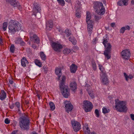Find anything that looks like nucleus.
Listing matches in <instances>:
<instances>
[{"label":"nucleus","mask_w":134,"mask_h":134,"mask_svg":"<svg viewBox=\"0 0 134 134\" xmlns=\"http://www.w3.org/2000/svg\"><path fill=\"white\" fill-rule=\"evenodd\" d=\"M66 78L65 76H62V80L60 82V88L61 92L64 97L67 98L70 95L69 90L68 87L64 85Z\"/></svg>","instance_id":"obj_1"},{"label":"nucleus","mask_w":134,"mask_h":134,"mask_svg":"<svg viewBox=\"0 0 134 134\" xmlns=\"http://www.w3.org/2000/svg\"><path fill=\"white\" fill-rule=\"evenodd\" d=\"M30 123L29 118L24 114L19 119L20 127L21 128L24 130L29 129Z\"/></svg>","instance_id":"obj_2"},{"label":"nucleus","mask_w":134,"mask_h":134,"mask_svg":"<svg viewBox=\"0 0 134 134\" xmlns=\"http://www.w3.org/2000/svg\"><path fill=\"white\" fill-rule=\"evenodd\" d=\"M9 32L12 34H14L16 31L20 30L21 29V24L18 22L11 20L9 24Z\"/></svg>","instance_id":"obj_3"},{"label":"nucleus","mask_w":134,"mask_h":134,"mask_svg":"<svg viewBox=\"0 0 134 134\" xmlns=\"http://www.w3.org/2000/svg\"><path fill=\"white\" fill-rule=\"evenodd\" d=\"M115 108L118 111L125 112L127 110L126 104L123 101H119L118 99L115 100Z\"/></svg>","instance_id":"obj_4"},{"label":"nucleus","mask_w":134,"mask_h":134,"mask_svg":"<svg viewBox=\"0 0 134 134\" xmlns=\"http://www.w3.org/2000/svg\"><path fill=\"white\" fill-rule=\"evenodd\" d=\"M94 8L98 15H103L104 14L105 8L103 4L101 2H96L94 4Z\"/></svg>","instance_id":"obj_5"},{"label":"nucleus","mask_w":134,"mask_h":134,"mask_svg":"<svg viewBox=\"0 0 134 134\" xmlns=\"http://www.w3.org/2000/svg\"><path fill=\"white\" fill-rule=\"evenodd\" d=\"M105 50L104 51V54L105 57L107 58V59H110L111 57L110 54L111 50V46L109 43H108L104 45Z\"/></svg>","instance_id":"obj_6"},{"label":"nucleus","mask_w":134,"mask_h":134,"mask_svg":"<svg viewBox=\"0 0 134 134\" xmlns=\"http://www.w3.org/2000/svg\"><path fill=\"white\" fill-rule=\"evenodd\" d=\"M84 109L86 112L90 111L93 108L92 103L89 101L86 100L83 101Z\"/></svg>","instance_id":"obj_7"},{"label":"nucleus","mask_w":134,"mask_h":134,"mask_svg":"<svg viewBox=\"0 0 134 134\" xmlns=\"http://www.w3.org/2000/svg\"><path fill=\"white\" fill-rule=\"evenodd\" d=\"M131 56L130 51L128 49L123 50L121 53V57L123 59L126 60L129 59Z\"/></svg>","instance_id":"obj_8"},{"label":"nucleus","mask_w":134,"mask_h":134,"mask_svg":"<svg viewBox=\"0 0 134 134\" xmlns=\"http://www.w3.org/2000/svg\"><path fill=\"white\" fill-rule=\"evenodd\" d=\"M71 123L74 131L77 132L81 129V125L79 122L74 120H72Z\"/></svg>","instance_id":"obj_9"},{"label":"nucleus","mask_w":134,"mask_h":134,"mask_svg":"<svg viewBox=\"0 0 134 134\" xmlns=\"http://www.w3.org/2000/svg\"><path fill=\"white\" fill-rule=\"evenodd\" d=\"M53 48L55 51L60 52L63 47L62 45L57 43L56 42H53L52 44Z\"/></svg>","instance_id":"obj_10"},{"label":"nucleus","mask_w":134,"mask_h":134,"mask_svg":"<svg viewBox=\"0 0 134 134\" xmlns=\"http://www.w3.org/2000/svg\"><path fill=\"white\" fill-rule=\"evenodd\" d=\"M66 111L68 113L71 111L73 108V106L69 101H65L64 102Z\"/></svg>","instance_id":"obj_11"},{"label":"nucleus","mask_w":134,"mask_h":134,"mask_svg":"<svg viewBox=\"0 0 134 134\" xmlns=\"http://www.w3.org/2000/svg\"><path fill=\"white\" fill-rule=\"evenodd\" d=\"M34 6L33 7L32 15H34L35 16H36V13H37L40 12L41 9L39 4L37 3H35L34 4Z\"/></svg>","instance_id":"obj_12"},{"label":"nucleus","mask_w":134,"mask_h":134,"mask_svg":"<svg viewBox=\"0 0 134 134\" xmlns=\"http://www.w3.org/2000/svg\"><path fill=\"white\" fill-rule=\"evenodd\" d=\"M6 2H8L9 3L12 5L14 7H18V8L20 10L21 9V7L18 4V3L15 1V0H5Z\"/></svg>","instance_id":"obj_13"},{"label":"nucleus","mask_w":134,"mask_h":134,"mask_svg":"<svg viewBox=\"0 0 134 134\" xmlns=\"http://www.w3.org/2000/svg\"><path fill=\"white\" fill-rule=\"evenodd\" d=\"M88 24L87 30L88 32L90 35L91 34L93 29V21H91V23H87Z\"/></svg>","instance_id":"obj_14"},{"label":"nucleus","mask_w":134,"mask_h":134,"mask_svg":"<svg viewBox=\"0 0 134 134\" xmlns=\"http://www.w3.org/2000/svg\"><path fill=\"white\" fill-rule=\"evenodd\" d=\"M102 82L104 85H106L108 83V79L107 77L106 74L101 75Z\"/></svg>","instance_id":"obj_15"},{"label":"nucleus","mask_w":134,"mask_h":134,"mask_svg":"<svg viewBox=\"0 0 134 134\" xmlns=\"http://www.w3.org/2000/svg\"><path fill=\"white\" fill-rule=\"evenodd\" d=\"M53 26V23L52 20L48 21L46 24V29L48 30H50Z\"/></svg>","instance_id":"obj_16"},{"label":"nucleus","mask_w":134,"mask_h":134,"mask_svg":"<svg viewBox=\"0 0 134 134\" xmlns=\"http://www.w3.org/2000/svg\"><path fill=\"white\" fill-rule=\"evenodd\" d=\"M30 39L31 41H34V42L37 44L39 43V39L36 35H33L32 37H30Z\"/></svg>","instance_id":"obj_17"},{"label":"nucleus","mask_w":134,"mask_h":134,"mask_svg":"<svg viewBox=\"0 0 134 134\" xmlns=\"http://www.w3.org/2000/svg\"><path fill=\"white\" fill-rule=\"evenodd\" d=\"M127 0H121L117 3L118 5L122 6L123 5H127L128 4Z\"/></svg>","instance_id":"obj_18"},{"label":"nucleus","mask_w":134,"mask_h":134,"mask_svg":"<svg viewBox=\"0 0 134 134\" xmlns=\"http://www.w3.org/2000/svg\"><path fill=\"white\" fill-rule=\"evenodd\" d=\"M70 71L72 73H75L77 70V66L74 64H72L70 66Z\"/></svg>","instance_id":"obj_19"},{"label":"nucleus","mask_w":134,"mask_h":134,"mask_svg":"<svg viewBox=\"0 0 134 134\" xmlns=\"http://www.w3.org/2000/svg\"><path fill=\"white\" fill-rule=\"evenodd\" d=\"M55 72L56 74L58 76V79L59 80L60 76L62 75L61 70L60 68H56L55 70Z\"/></svg>","instance_id":"obj_20"},{"label":"nucleus","mask_w":134,"mask_h":134,"mask_svg":"<svg viewBox=\"0 0 134 134\" xmlns=\"http://www.w3.org/2000/svg\"><path fill=\"white\" fill-rule=\"evenodd\" d=\"M28 62L25 57H23L21 60V65L23 67L26 66V64L28 63Z\"/></svg>","instance_id":"obj_21"},{"label":"nucleus","mask_w":134,"mask_h":134,"mask_svg":"<svg viewBox=\"0 0 134 134\" xmlns=\"http://www.w3.org/2000/svg\"><path fill=\"white\" fill-rule=\"evenodd\" d=\"M70 87L71 89L73 91H75L77 88L76 83L75 82H72L70 83Z\"/></svg>","instance_id":"obj_22"},{"label":"nucleus","mask_w":134,"mask_h":134,"mask_svg":"<svg viewBox=\"0 0 134 134\" xmlns=\"http://www.w3.org/2000/svg\"><path fill=\"white\" fill-rule=\"evenodd\" d=\"M6 98V93L3 90H2L0 96V99L3 100Z\"/></svg>","instance_id":"obj_23"},{"label":"nucleus","mask_w":134,"mask_h":134,"mask_svg":"<svg viewBox=\"0 0 134 134\" xmlns=\"http://www.w3.org/2000/svg\"><path fill=\"white\" fill-rule=\"evenodd\" d=\"M91 18L90 13L88 11L86 12V22L87 23H91L92 21L90 20Z\"/></svg>","instance_id":"obj_24"},{"label":"nucleus","mask_w":134,"mask_h":134,"mask_svg":"<svg viewBox=\"0 0 134 134\" xmlns=\"http://www.w3.org/2000/svg\"><path fill=\"white\" fill-rule=\"evenodd\" d=\"M69 40L71 41L74 45H75L76 43V39L72 36H70L69 38Z\"/></svg>","instance_id":"obj_25"},{"label":"nucleus","mask_w":134,"mask_h":134,"mask_svg":"<svg viewBox=\"0 0 134 134\" xmlns=\"http://www.w3.org/2000/svg\"><path fill=\"white\" fill-rule=\"evenodd\" d=\"M85 134H90V131L89 129V127L87 126H84L83 128Z\"/></svg>","instance_id":"obj_26"},{"label":"nucleus","mask_w":134,"mask_h":134,"mask_svg":"<svg viewBox=\"0 0 134 134\" xmlns=\"http://www.w3.org/2000/svg\"><path fill=\"white\" fill-rule=\"evenodd\" d=\"M99 68L100 70L101 71L102 75L106 74L105 71V70L104 68L100 64H99Z\"/></svg>","instance_id":"obj_27"},{"label":"nucleus","mask_w":134,"mask_h":134,"mask_svg":"<svg viewBox=\"0 0 134 134\" xmlns=\"http://www.w3.org/2000/svg\"><path fill=\"white\" fill-rule=\"evenodd\" d=\"M71 52V50L67 48L65 49L63 51V53L65 55L68 54Z\"/></svg>","instance_id":"obj_28"},{"label":"nucleus","mask_w":134,"mask_h":134,"mask_svg":"<svg viewBox=\"0 0 134 134\" xmlns=\"http://www.w3.org/2000/svg\"><path fill=\"white\" fill-rule=\"evenodd\" d=\"M91 65L92 68L93 70L94 71L96 70L97 69V66L94 60H92L91 62Z\"/></svg>","instance_id":"obj_29"},{"label":"nucleus","mask_w":134,"mask_h":134,"mask_svg":"<svg viewBox=\"0 0 134 134\" xmlns=\"http://www.w3.org/2000/svg\"><path fill=\"white\" fill-rule=\"evenodd\" d=\"M40 56L42 60L45 61L46 59V56L43 52H40Z\"/></svg>","instance_id":"obj_30"},{"label":"nucleus","mask_w":134,"mask_h":134,"mask_svg":"<svg viewBox=\"0 0 134 134\" xmlns=\"http://www.w3.org/2000/svg\"><path fill=\"white\" fill-rule=\"evenodd\" d=\"M49 105L50 108V109L52 111H53L55 109V106L54 103L52 102L49 103Z\"/></svg>","instance_id":"obj_31"},{"label":"nucleus","mask_w":134,"mask_h":134,"mask_svg":"<svg viewBox=\"0 0 134 134\" xmlns=\"http://www.w3.org/2000/svg\"><path fill=\"white\" fill-rule=\"evenodd\" d=\"M8 25V23L7 22H5L3 23L2 29L4 31H5L6 30Z\"/></svg>","instance_id":"obj_32"},{"label":"nucleus","mask_w":134,"mask_h":134,"mask_svg":"<svg viewBox=\"0 0 134 134\" xmlns=\"http://www.w3.org/2000/svg\"><path fill=\"white\" fill-rule=\"evenodd\" d=\"M35 63L36 65L40 67L41 66L42 63L38 60L36 59L35 61Z\"/></svg>","instance_id":"obj_33"},{"label":"nucleus","mask_w":134,"mask_h":134,"mask_svg":"<svg viewBox=\"0 0 134 134\" xmlns=\"http://www.w3.org/2000/svg\"><path fill=\"white\" fill-rule=\"evenodd\" d=\"M109 111L110 110L109 109H107L105 107H104L102 108V112L104 114L108 113Z\"/></svg>","instance_id":"obj_34"},{"label":"nucleus","mask_w":134,"mask_h":134,"mask_svg":"<svg viewBox=\"0 0 134 134\" xmlns=\"http://www.w3.org/2000/svg\"><path fill=\"white\" fill-rule=\"evenodd\" d=\"M15 50V47L14 44H12L10 47V52L14 53Z\"/></svg>","instance_id":"obj_35"},{"label":"nucleus","mask_w":134,"mask_h":134,"mask_svg":"<svg viewBox=\"0 0 134 134\" xmlns=\"http://www.w3.org/2000/svg\"><path fill=\"white\" fill-rule=\"evenodd\" d=\"M58 3L62 6L64 5L65 3L64 0H57Z\"/></svg>","instance_id":"obj_36"},{"label":"nucleus","mask_w":134,"mask_h":134,"mask_svg":"<svg viewBox=\"0 0 134 134\" xmlns=\"http://www.w3.org/2000/svg\"><path fill=\"white\" fill-rule=\"evenodd\" d=\"M94 113L96 114V116L97 117H99V112L98 110L96 109H95L94 111Z\"/></svg>","instance_id":"obj_37"},{"label":"nucleus","mask_w":134,"mask_h":134,"mask_svg":"<svg viewBox=\"0 0 134 134\" xmlns=\"http://www.w3.org/2000/svg\"><path fill=\"white\" fill-rule=\"evenodd\" d=\"M65 32L67 37H68L71 35V33L70 32V31L68 29H67L66 30Z\"/></svg>","instance_id":"obj_38"},{"label":"nucleus","mask_w":134,"mask_h":134,"mask_svg":"<svg viewBox=\"0 0 134 134\" xmlns=\"http://www.w3.org/2000/svg\"><path fill=\"white\" fill-rule=\"evenodd\" d=\"M96 15L94 16V18L95 19V20L96 21H98L101 18V15Z\"/></svg>","instance_id":"obj_39"},{"label":"nucleus","mask_w":134,"mask_h":134,"mask_svg":"<svg viewBox=\"0 0 134 134\" xmlns=\"http://www.w3.org/2000/svg\"><path fill=\"white\" fill-rule=\"evenodd\" d=\"M14 104L15 105V106L18 109V110H19L20 107V104L19 102H16Z\"/></svg>","instance_id":"obj_40"},{"label":"nucleus","mask_w":134,"mask_h":134,"mask_svg":"<svg viewBox=\"0 0 134 134\" xmlns=\"http://www.w3.org/2000/svg\"><path fill=\"white\" fill-rule=\"evenodd\" d=\"M108 41L107 40V38H104L103 39V43L104 45H105L107 43H108Z\"/></svg>","instance_id":"obj_41"},{"label":"nucleus","mask_w":134,"mask_h":134,"mask_svg":"<svg viewBox=\"0 0 134 134\" xmlns=\"http://www.w3.org/2000/svg\"><path fill=\"white\" fill-rule=\"evenodd\" d=\"M43 69L45 73H46L48 71V69L47 68L46 66L45 65L43 67Z\"/></svg>","instance_id":"obj_42"},{"label":"nucleus","mask_w":134,"mask_h":134,"mask_svg":"<svg viewBox=\"0 0 134 134\" xmlns=\"http://www.w3.org/2000/svg\"><path fill=\"white\" fill-rule=\"evenodd\" d=\"M5 123L7 124H8L10 122V120L8 118L5 119L4 121Z\"/></svg>","instance_id":"obj_43"},{"label":"nucleus","mask_w":134,"mask_h":134,"mask_svg":"<svg viewBox=\"0 0 134 134\" xmlns=\"http://www.w3.org/2000/svg\"><path fill=\"white\" fill-rule=\"evenodd\" d=\"M124 76L126 80L127 81H128V76L126 74L125 72H124Z\"/></svg>","instance_id":"obj_44"},{"label":"nucleus","mask_w":134,"mask_h":134,"mask_svg":"<svg viewBox=\"0 0 134 134\" xmlns=\"http://www.w3.org/2000/svg\"><path fill=\"white\" fill-rule=\"evenodd\" d=\"M124 27H122L120 30V32L121 33H123L125 31Z\"/></svg>","instance_id":"obj_45"},{"label":"nucleus","mask_w":134,"mask_h":134,"mask_svg":"<svg viewBox=\"0 0 134 134\" xmlns=\"http://www.w3.org/2000/svg\"><path fill=\"white\" fill-rule=\"evenodd\" d=\"M22 40L20 38H19L18 39V40H16V43H20V42H21L22 41Z\"/></svg>","instance_id":"obj_46"},{"label":"nucleus","mask_w":134,"mask_h":134,"mask_svg":"<svg viewBox=\"0 0 134 134\" xmlns=\"http://www.w3.org/2000/svg\"><path fill=\"white\" fill-rule=\"evenodd\" d=\"M76 16L78 18H79L81 17L80 13H76Z\"/></svg>","instance_id":"obj_47"},{"label":"nucleus","mask_w":134,"mask_h":134,"mask_svg":"<svg viewBox=\"0 0 134 134\" xmlns=\"http://www.w3.org/2000/svg\"><path fill=\"white\" fill-rule=\"evenodd\" d=\"M124 27V29L125 30H130V27L128 25Z\"/></svg>","instance_id":"obj_48"},{"label":"nucleus","mask_w":134,"mask_h":134,"mask_svg":"<svg viewBox=\"0 0 134 134\" xmlns=\"http://www.w3.org/2000/svg\"><path fill=\"white\" fill-rule=\"evenodd\" d=\"M84 48L86 50L87 48V45L86 43H84L83 45Z\"/></svg>","instance_id":"obj_49"},{"label":"nucleus","mask_w":134,"mask_h":134,"mask_svg":"<svg viewBox=\"0 0 134 134\" xmlns=\"http://www.w3.org/2000/svg\"><path fill=\"white\" fill-rule=\"evenodd\" d=\"M18 131V130H14L12 132L11 134H16Z\"/></svg>","instance_id":"obj_50"},{"label":"nucleus","mask_w":134,"mask_h":134,"mask_svg":"<svg viewBox=\"0 0 134 134\" xmlns=\"http://www.w3.org/2000/svg\"><path fill=\"white\" fill-rule=\"evenodd\" d=\"M89 94L92 98H93L94 97V95L93 92L90 93V94Z\"/></svg>","instance_id":"obj_51"},{"label":"nucleus","mask_w":134,"mask_h":134,"mask_svg":"<svg viewBox=\"0 0 134 134\" xmlns=\"http://www.w3.org/2000/svg\"><path fill=\"white\" fill-rule=\"evenodd\" d=\"M130 115L131 119L132 120H134V115L133 114H131Z\"/></svg>","instance_id":"obj_52"},{"label":"nucleus","mask_w":134,"mask_h":134,"mask_svg":"<svg viewBox=\"0 0 134 134\" xmlns=\"http://www.w3.org/2000/svg\"><path fill=\"white\" fill-rule=\"evenodd\" d=\"M14 107H15V105L14 104H13L11 105L10 106V107L11 109H12Z\"/></svg>","instance_id":"obj_53"},{"label":"nucleus","mask_w":134,"mask_h":134,"mask_svg":"<svg viewBox=\"0 0 134 134\" xmlns=\"http://www.w3.org/2000/svg\"><path fill=\"white\" fill-rule=\"evenodd\" d=\"M20 44L21 46H23L25 44V43L22 40L21 42H20Z\"/></svg>","instance_id":"obj_54"},{"label":"nucleus","mask_w":134,"mask_h":134,"mask_svg":"<svg viewBox=\"0 0 134 134\" xmlns=\"http://www.w3.org/2000/svg\"><path fill=\"white\" fill-rule=\"evenodd\" d=\"M128 77V79L129 78L130 79H131L133 78V76L131 75H129Z\"/></svg>","instance_id":"obj_55"},{"label":"nucleus","mask_w":134,"mask_h":134,"mask_svg":"<svg viewBox=\"0 0 134 134\" xmlns=\"http://www.w3.org/2000/svg\"><path fill=\"white\" fill-rule=\"evenodd\" d=\"M115 23H112L111 24V26L112 27H113L115 25Z\"/></svg>","instance_id":"obj_56"},{"label":"nucleus","mask_w":134,"mask_h":134,"mask_svg":"<svg viewBox=\"0 0 134 134\" xmlns=\"http://www.w3.org/2000/svg\"><path fill=\"white\" fill-rule=\"evenodd\" d=\"M9 83L10 84H12L13 83V81L12 80H10L9 81Z\"/></svg>","instance_id":"obj_57"},{"label":"nucleus","mask_w":134,"mask_h":134,"mask_svg":"<svg viewBox=\"0 0 134 134\" xmlns=\"http://www.w3.org/2000/svg\"><path fill=\"white\" fill-rule=\"evenodd\" d=\"M32 47L34 49H35L36 47V46L34 44H32Z\"/></svg>","instance_id":"obj_58"},{"label":"nucleus","mask_w":134,"mask_h":134,"mask_svg":"<svg viewBox=\"0 0 134 134\" xmlns=\"http://www.w3.org/2000/svg\"><path fill=\"white\" fill-rule=\"evenodd\" d=\"M87 91H88V93L89 94H90V93H91L93 92L91 91L88 90H87Z\"/></svg>","instance_id":"obj_59"},{"label":"nucleus","mask_w":134,"mask_h":134,"mask_svg":"<svg viewBox=\"0 0 134 134\" xmlns=\"http://www.w3.org/2000/svg\"><path fill=\"white\" fill-rule=\"evenodd\" d=\"M2 39L0 37V44H2Z\"/></svg>","instance_id":"obj_60"},{"label":"nucleus","mask_w":134,"mask_h":134,"mask_svg":"<svg viewBox=\"0 0 134 134\" xmlns=\"http://www.w3.org/2000/svg\"><path fill=\"white\" fill-rule=\"evenodd\" d=\"M32 134H38L35 131L33 132Z\"/></svg>","instance_id":"obj_61"},{"label":"nucleus","mask_w":134,"mask_h":134,"mask_svg":"<svg viewBox=\"0 0 134 134\" xmlns=\"http://www.w3.org/2000/svg\"><path fill=\"white\" fill-rule=\"evenodd\" d=\"M131 3L132 4H134V0H132L131 1Z\"/></svg>","instance_id":"obj_62"},{"label":"nucleus","mask_w":134,"mask_h":134,"mask_svg":"<svg viewBox=\"0 0 134 134\" xmlns=\"http://www.w3.org/2000/svg\"><path fill=\"white\" fill-rule=\"evenodd\" d=\"M37 97H38L39 98V99H40V96L39 95L37 94Z\"/></svg>","instance_id":"obj_63"},{"label":"nucleus","mask_w":134,"mask_h":134,"mask_svg":"<svg viewBox=\"0 0 134 134\" xmlns=\"http://www.w3.org/2000/svg\"><path fill=\"white\" fill-rule=\"evenodd\" d=\"M91 134H96V133H95L94 132H92L91 133Z\"/></svg>","instance_id":"obj_64"}]
</instances>
